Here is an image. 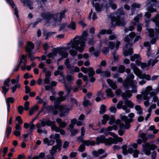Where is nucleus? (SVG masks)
I'll return each instance as SVG.
<instances>
[{"instance_id": "1", "label": "nucleus", "mask_w": 159, "mask_h": 159, "mask_svg": "<svg viewBox=\"0 0 159 159\" xmlns=\"http://www.w3.org/2000/svg\"><path fill=\"white\" fill-rule=\"evenodd\" d=\"M88 34L86 31H84L81 36L75 37L67 44V47H60L53 48L52 52L48 54L47 57L49 58H54L56 57L60 58L58 59V61L66 58L68 54L66 52L68 49H75L82 52L84 50L85 46V42L88 40V43L92 44L93 43V40L89 39L88 37Z\"/></svg>"}, {"instance_id": "2", "label": "nucleus", "mask_w": 159, "mask_h": 159, "mask_svg": "<svg viewBox=\"0 0 159 159\" xmlns=\"http://www.w3.org/2000/svg\"><path fill=\"white\" fill-rule=\"evenodd\" d=\"M121 119L123 121L125 122V125L123 123H122L121 120L119 119L117 120L115 123L116 124H118L119 125L120 128H124V129H128L130 127V125L129 123L132 122L133 120L132 119H129L128 117L126 116H121Z\"/></svg>"}, {"instance_id": "3", "label": "nucleus", "mask_w": 159, "mask_h": 159, "mask_svg": "<svg viewBox=\"0 0 159 159\" xmlns=\"http://www.w3.org/2000/svg\"><path fill=\"white\" fill-rule=\"evenodd\" d=\"M152 88L151 86H148L146 88V90L142 93L143 99L145 100H149L152 96H154L155 93L152 91Z\"/></svg>"}, {"instance_id": "4", "label": "nucleus", "mask_w": 159, "mask_h": 159, "mask_svg": "<svg viewBox=\"0 0 159 159\" xmlns=\"http://www.w3.org/2000/svg\"><path fill=\"white\" fill-rule=\"evenodd\" d=\"M131 66L135 74L140 78L141 79H145L148 80H149L151 79V77L149 75H146L145 74H142L141 71L135 65L131 64Z\"/></svg>"}, {"instance_id": "5", "label": "nucleus", "mask_w": 159, "mask_h": 159, "mask_svg": "<svg viewBox=\"0 0 159 159\" xmlns=\"http://www.w3.org/2000/svg\"><path fill=\"white\" fill-rule=\"evenodd\" d=\"M143 151L144 153L147 155H149L150 154L151 151L150 150H154L157 149V146L154 144H150L149 143H146L145 144L143 145Z\"/></svg>"}, {"instance_id": "6", "label": "nucleus", "mask_w": 159, "mask_h": 159, "mask_svg": "<svg viewBox=\"0 0 159 159\" xmlns=\"http://www.w3.org/2000/svg\"><path fill=\"white\" fill-rule=\"evenodd\" d=\"M96 140V143L98 145L102 143H104L106 145H110L112 143V138H109L106 139L103 135L97 137Z\"/></svg>"}, {"instance_id": "7", "label": "nucleus", "mask_w": 159, "mask_h": 159, "mask_svg": "<svg viewBox=\"0 0 159 159\" xmlns=\"http://www.w3.org/2000/svg\"><path fill=\"white\" fill-rule=\"evenodd\" d=\"M72 107L69 105H60L57 107V109L60 111L59 116L62 117L64 116V113H68L71 108Z\"/></svg>"}, {"instance_id": "8", "label": "nucleus", "mask_w": 159, "mask_h": 159, "mask_svg": "<svg viewBox=\"0 0 159 159\" xmlns=\"http://www.w3.org/2000/svg\"><path fill=\"white\" fill-rule=\"evenodd\" d=\"M55 135H51L49 136L50 139L47 138H45L43 140V142L44 143L46 144L48 146H52L54 144L55 142Z\"/></svg>"}, {"instance_id": "9", "label": "nucleus", "mask_w": 159, "mask_h": 159, "mask_svg": "<svg viewBox=\"0 0 159 159\" xmlns=\"http://www.w3.org/2000/svg\"><path fill=\"white\" fill-rule=\"evenodd\" d=\"M120 44V42L119 41H117L115 45L113 42H109L108 43V48L111 50L116 51L118 49Z\"/></svg>"}, {"instance_id": "10", "label": "nucleus", "mask_w": 159, "mask_h": 159, "mask_svg": "<svg viewBox=\"0 0 159 159\" xmlns=\"http://www.w3.org/2000/svg\"><path fill=\"white\" fill-rule=\"evenodd\" d=\"M124 102L122 101H119L116 106V107L118 109H122L125 111L126 113H128L130 112V110L128 108L126 105H125L123 106Z\"/></svg>"}, {"instance_id": "11", "label": "nucleus", "mask_w": 159, "mask_h": 159, "mask_svg": "<svg viewBox=\"0 0 159 159\" xmlns=\"http://www.w3.org/2000/svg\"><path fill=\"white\" fill-rule=\"evenodd\" d=\"M141 59L140 56L138 54H135L130 57L131 60L132 61H135L136 65L138 66H140Z\"/></svg>"}, {"instance_id": "12", "label": "nucleus", "mask_w": 159, "mask_h": 159, "mask_svg": "<svg viewBox=\"0 0 159 159\" xmlns=\"http://www.w3.org/2000/svg\"><path fill=\"white\" fill-rule=\"evenodd\" d=\"M152 21L155 23L156 25V33L159 34V15H157L154 18L152 19Z\"/></svg>"}, {"instance_id": "13", "label": "nucleus", "mask_w": 159, "mask_h": 159, "mask_svg": "<svg viewBox=\"0 0 159 159\" xmlns=\"http://www.w3.org/2000/svg\"><path fill=\"white\" fill-rule=\"evenodd\" d=\"M78 141L79 142H82L87 146L93 145L95 144V142L94 141H83L82 138H79L78 139Z\"/></svg>"}, {"instance_id": "14", "label": "nucleus", "mask_w": 159, "mask_h": 159, "mask_svg": "<svg viewBox=\"0 0 159 159\" xmlns=\"http://www.w3.org/2000/svg\"><path fill=\"white\" fill-rule=\"evenodd\" d=\"M7 103V105L8 106V109L7 110V112L4 115L6 116H7L9 111V108H10V103H12L14 102V99L11 97H10L7 98L6 100Z\"/></svg>"}, {"instance_id": "15", "label": "nucleus", "mask_w": 159, "mask_h": 159, "mask_svg": "<svg viewBox=\"0 0 159 159\" xmlns=\"http://www.w3.org/2000/svg\"><path fill=\"white\" fill-rule=\"evenodd\" d=\"M159 57V52L156 54V56L155 57V59L153 60L151 59L149 60L148 62L149 66H153L158 61V60L157 59Z\"/></svg>"}, {"instance_id": "16", "label": "nucleus", "mask_w": 159, "mask_h": 159, "mask_svg": "<svg viewBox=\"0 0 159 159\" xmlns=\"http://www.w3.org/2000/svg\"><path fill=\"white\" fill-rule=\"evenodd\" d=\"M58 15L56 14L54 15H52L51 14H48L45 15V16H43L47 20H49L53 19L55 20H56L57 19V16Z\"/></svg>"}, {"instance_id": "17", "label": "nucleus", "mask_w": 159, "mask_h": 159, "mask_svg": "<svg viewBox=\"0 0 159 159\" xmlns=\"http://www.w3.org/2000/svg\"><path fill=\"white\" fill-rule=\"evenodd\" d=\"M34 45L33 43L31 42H28L27 45L26 47V51L29 53L34 48Z\"/></svg>"}, {"instance_id": "18", "label": "nucleus", "mask_w": 159, "mask_h": 159, "mask_svg": "<svg viewBox=\"0 0 159 159\" xmlns=\"http://www.w3.org/2000/svg\"><path fill=\"white\" fill-rule=\"evenodd\" d=\"M135 36V33L134 32H131L129 34V36L125 38L124 39L125 41L126 42H129L132 40Z\"/></svg>"}, {"instance_id": "19", "label": "nucleus", "mask_w": 159, "mask_h": 159, "mask_svg": "<svg viewBox=\"0 0 159 159\" xmlns=\"http://www.w3.org/2000/svg\"><path fill=\"white\" fill-rule=\"evenodd\" d=\"M56 121L59 124L60 128H64L66 125V124L65 122L62 121L61 119L58 118L56 120Z\"/></svg>"}, {"instance_id": "20", "label": "nucleus", "mask_w": 159, "mask_h": 159, "mask_svg": "<svg viewBox=\"0 0 159 159\" xmlns=\"http://www.w3.org/2000/svg\"><path fill=\"white\" fill-rule=\"evenodd\" d=\"M60 136L59 134H56L55 135V140H56L57 143V144L55 146L59 148L61 145V140L59 139Z\"/></svg>"}, {"instance_id": "21", "label": "nucleus", "mask_w": 159, "mask_h": 159, "mask_svg": "<svg viewBox=\"0 0 159 159\" xmlns=\"http://www.w3.org/2000/svg\"><path fill=\"white\" fill-rule=\"evenodd\" d=\"M107 82L110 86L113 89H116L117 88V85L113 82L111 79H108L107 80Z\"/></svg>"}, {"instance_id": "22", "label": "nucleus", "mask_w": 159, "mask_h": 159, "mask_svg": "<svg viewBox=\"0 0 159 159\" xmlns=\"http://www.w3.org/2000/svg\"><path fill=\"white\" fill-rule=\"evenodd\" d=\"M53 130L55 131L56 132H60V134L62 135H63L65 133V131L62 129H61L60 128L57 126H54L53 127Z\"/></svg>"}, {"instance_id": "23", "label": "nucleus", "mask_w": 159, "mask_h": 159, "mask_svg": "<svg viewBox=\"0 0 159 159\" xmlns=\"http://www.w3.org/2000/svg\"><path fill=\"white\" fill-rule=\"evenodd\" d=\"M39 107L37 105H35L32 107L29 111V115H32L34 111H37L39 109Z\"/></svg>"}, {"instance_id": "24", "label": "nucleus", "mask_w": 159, "mask_h": 159, "mask_svg": "<svg viewBox=\"0 0 159 159\" xmlns=\"http://www.w3.org/2000/svg\"><path fill=\"white\" fill-rule=\"evenodd\" d=\"M27 61L26 57L24 55L21 56V58L19 64V66H20L21 64L23 63L24 65L25 64Z\"/></svg>"}, {"instance_id": "25", "label": "nucleus", "mask_w": 159, "mask_h": 159, "mask_svg": "<svg viewBox=\"0 0 159 159\" xmlns=\"http://www.w3.org/2000/svg\"><path fill=\"white\" fill-rule=\"evenodd\" d=\"M58 94L59 95V97L57 98V102H61L65 100V98L61 96L64 94V92L63 91H60L59 92Z\"/></svg>"}, {"instance_id": "26", "label": "nucleus", "mask_w": 159, "mask_h": 159, "mask_svg": "<svg viewBox=\"0 0 159 159\" xmlns=\"http://www.w3.org/2000/svg\"><path fill=\"white\" fill-rule=\"evenodd\" d=\"M122 141L123 139L122 138L118 137L117 136L115 139H113L112 138V143H111V144L112 143H117L118 142H122Z\"/></svg>"}, {"instance_id": "27", "label": "nucleus", "mask_w": 159, "mask_h": 159, "mask_svg": "<svg viewBox=\"0 0 159 159\" xmlns=\"http://www.w3.org/2000/svg\"><path fill=\"white\" fill-rule=\"evenodd\" d=\"M106 93H107V96L108 97H113L114 94L112 91V89L109 88L107 89L106 91Z\"/></svg>"}, {"instance_id": "28", "label": "nucleus", "mask_w": 159, "mask_h": 159, "mask_svg": "<svg viewBox=\"0 0 159 159\" xmlns=\"http://www.w3.org/2000/svg\"><path fill=\"white\" fill-rule=\"evenodd\" d=\"M57 149H59V148L55 146H52L51 149L49 150L51 155L53 156L57 152Z\"/></svg>"}, {"instance_id": "29", "label": "nucleus", "mask_w": 159, "mask_h": 159, "mask_svg": "<svg viewBox=\"0 0 159 159\" xmlns=\"http://www.w3.org/2000/svg\"><path fill=\"white\" fill-rule=\"evenodd\" d=\"M110 117L107 115H104L103 116V119L102 120V123L103 124H105L107 120L109 119Z\"/></svg>"}, {"instance_id": "30", "label": "nucleus", "mask_w": 159, "mask_h": 159, "mask_svg": "<svg viewBox=\"0 0 159 159\" xmlns=\"http://www.w3.org/2000/svg\"><path fill=\"white\" fill-rule=\"evenodd\" d=\"M23 2L24 3V5L28 6V7L30 9H33V8L31 6V5L32 4V2L28 0H24Z\"/></svg>"}, {"instance_id": "31", "label": "nucleus", "mask_w": 159, "mask_h": 159, "mask_svg": "<svg viewBox=\"0 0 159 159\" xmlns=\"http://www.w3.org/2000/svg\"><path fill=\"white\" fill-rule=\"evenodd\" d=\"M46 125L51 126V129L52 130H53V127L54 126H57L56 125L55 122L54 121H51L49 120L47 121L46 122Z\"/></svg>"}, {"instance_id": "32", "label": "nucleus", "mask_w": 159, "mask_h": 159, "mask_svg": "<svg viewBox=\"0 0 159 159\" xmlns=\"http://www.w3.org/2000/svg\"><path fill=\"white\" fill-rule=\"evenodd\" d=\"M135 108L138 114L140 115L142 113L143 110L140 106L136 105L135 107Z\"/></svg>"}, {"instance_id": "33", "label": "nucleus", "mask_w": 159, "mask_h": 159, "mask_svg": "<svg viewBox=\"0 0 159 159\" xmlns=\"http://www.w3.org/2000/svg\"><path fill=\"white\" fill-rule=\"evenodd\" d=\"M89 72V76L90 77L92 76H93L95 74V71L93 70V68L92 67H89L88 69Z\"/></svg>"}, {"instance_id": "34", "label": "nucleus", "mask_w": 159, "mask_h": 159, "mask_svg": "<svg viewBox=\"0 0 159 159\" xmlns=\"http://www.w3.org/2000/svg\"><path fill=\"white\" fill-rule=\"evenodd\" d=\"M45 154L44 152L40 153L39 155H36L33 157L31 159H39L40 158H42L44 157Z\"/></svg>"}, {"instance_id": "35", "label": "nucleus", "mask_w": 159, "mask_h": 159, "mask_svg": "<svg viewBox=\"0 0 159 159\" xmlns=\"http://www.w3.org/2000/svg\"><path fill=\"white\" fill-rule=\"evenodd\" d=\"M83 105L84 107H86L88 106H91V103L88 100L86 99V98H84L83 103Z\"/></svg>"}, {"instance_id": "36", "label": "nucleus", "mask_w": 159, "mask_h": 159, "mask_svg": "<svg viewBox=\"0 0 159 159\" xmlns=\"http://www.w3.org/2000/svg\"><path fill=\"white\" fill-rule=\"evenodd\" d=\"M133 53V50L132 48L129 49L128 52L127 51H124L123 54L125 57H126L128 55H131Z\"/></svg>"}, {"instance_id": "37", "label": "nucleus", "mask_w": 159, "mask_h": 159, "mask_svg": "<svg viewBox=\"0 0 159 159\" xmlns=\"http://www.w3.org/2000/svg\"><path fill=\"white\" fill-rule=\"evenodd\" d=\"M66 80L68 82H72L74 81V77L72 75H68L66 76Z\"/></svg>"}, {"instance_id": "38", "label": "nucleus", "mask_w": 159, "mask_h": 159, "mask_svg": "<svg viewBox=\"0 0 159 159\" xmlns=\"http://www.w3.org/2000/svg\"><path fill=\"white\" fill-rule=\"evenodd\" d=\"M125 103L130 108H133L134 106V103L129 100L126 101Z\"/></svg>"}, {"instance_id": "39", "label": "nucleus", "mask_w": 159, "mask_h": 159, "mask_svg": "<svg viewBox=\"0 0 159 159\" xmlns=\"http://www.w3.org/2000/svg\"><path fill=\"white\" fill-rule=\"evenodd\" d=\"M20 85L19 84H16L11 88L12 92L14 93L16 91V89L20 88Z\"/></svg>"}, {"instance_id": "40", "label": "nucleus", "mask_w": 159, "mask_h": 159, "mask_svg": "<svg viewBox=\"0 0 159 159\" xmlns=\"http://www.w3.org/2000/svg\"><path fill=\"white\" fill-rule=\"evenodd\" d=\"M116 24L118 25H122L125 24V22L122 19H117L116 21Z\"/></svg>"}, {"instance_id": "41", "label": "nucleus", "mask_w": 159, "mask_h": 159, "mask_svg": "<svg viewBox=\"0 0 159 159\" xmlns=\"http://www.w3.org/2000/svg\"><path fill=\"white\" fill-rule=\"evenodd\" d=\"M106 106L104 105H102L100 108V113L102 114H103L106 112Z\"/></svg>"}, {"instance_id": "42", "label": "nucleus", "mask_w": 159, "mask_h": 159, "mask_svg": "<svg viewBox=\"0 0 159 159\" xmlns=\"http://www.w3.org/2000/svg\"><path fill=\"white\" fill-rule=\"evenodd\" d=\"M140 66H141V67L142 69H144L148 67L149 66L148 62V63L141 62L140 63Z\"/></svg>"}, {"instance_id": "43", "label": "nucleus", "mask_w": 159, "mask_h": 159, "mask_svg": "<svg viewBox=\"0 0 159 159\" xmlns=\"http://www.w3.org/2000/svg\"><path fill=\"white\" fill-rule=\"evenodd\" d=\"M35 125L32 123L29 124V130L30 132H32L33 129H35Z\"/></svg>"}, {"instance_id": "44", "label": "nucleus", "mask_w": 159, "mask_h": 159, "mask_svg": "<svg viewBox=\"0 0 159 159\" xmlns=\"http://www.w3.org/2000/svg\"><path fill=\"white\" fill-rule=\"evenodd\" d=\"M147 55L148 57L149 58H151L152 57H153V56L154 55V54L150 50H148L147 53Z\"/></svg>"}, {"instance_id": "45", "label": "nucleus", "mask_w": 159, "mask_h": 159, "mask_svg": "<svg viewBox=\"0 0 159 159\" xmlns=\"http://www.w3.org/2000/svg\"><path fill=\"white\" fill-rule=\"evenodd\" d=\"M156 107V105L155 104H153L151 105L149 107L148 111V112H151L152 109H155Z\"/></svg>"}, {"instance_id": "46", "label": "nucleus", "mask_w": 159, "mask_h": 159, "mask_svg": "<svg viewBox=\"0 0 159 159\" xmlns=\"http://www.w3.org/2000/svg\"><path fill=\"white\" fill-rule=\"evenodd\" d=\"M11 80L10 78H8L4 80V85L7 86L8 87H9V83L10 82Z\"/></svg>"}, {"instance_id": "47", "label": "nucleus", "mask_w": 159, "mask_h": 159, "mask_svg": "<svg viewBox=\"0 0 159 159\" xmlns=\"http://www.w3.org/2000/svg\"><path fill=\"white\" fill-rule=\"evenodd\" d=\"M110 121L109 122V123L110 125H112L114 123L115 119L114 116H111L109 118Z\"/></svg>"}, {"instance_id": "48", "label": "nucleus", "mask_w": 159, "mask_h": 159, "mask_svg": "<svg viewBox=\"0 0 159 159\" xmlns=\"http://www.w3.org/2000/svg\"><path fill=\"white\" fill-rule=\"evenodd\" d=\"M24 108L22 106H19L18 107V111L20 114H21L23 112Z\"/></svg>"}, {"instance_id": "49", "label": "nucleus", "mask_w": 159, "mask_h": 159, "mask_svg": "<svg viewBox=\"0 0 159 159\" xmlns=\"http://www.w3.org/2000/svg\"><path fill=\"white\" fill-rule=\"evenodd\" d=\"M29 102L28 101H26L24 103V109L25 111H27L29 109Z\"/></svg>"}, {"instance_id": "50", "label": "nucleus", "mask_w": 159, "mask_h": 159, "mask_svg": "<svg viewBox=\"0 0 159 159\" xmlns=\"http://www.w3.org/2000/svg\"><path fill=\"white\" fill-rule=\"evenodd\" d=\"M157 0H148V3L149 5L154 6L156 4Z\"/></svg>"}, {"instance_id": "51", "label": "nucleus", "mask_w": 159, "mask_h": 159, "mask_svg": "<svg viewBox=\"0 0 159 159\" xmlns=\"http://www.w3.org/2000/svg\"><path fill=\"white\" fill-rule=\"evenodd\" d=\"M127 147L126 145H124L122 147V152L123 154H126L127 153Z\"/></svg>"}, {"instance_id": "52", "label": "nucleus", "mask_w": 159, "mask_h": 159, "mask_svg": "<svg viewBox=\"0 0 159 159\" xmlns=\"http://www.w3.org/2000/svg\"><path fill=\"white\" fill-rule=\"evenodd\" d=\"M68 27L72 30H75V25L74 22H72L68 26Z\"/></svg>"}, {"instance_id": "53", "label": "nucleus", "mask_w": 159, "mask_h": 159, "mask_svg": "<svg viewBox=\"0 0 159 159\" xmlns=\"http://www.w3.org/2000/svg\"><path fill=\"white\" fill-rule=\"evenodd\" d=\"M101 75L103 76H104L107 77H110L111 75L110 72L108 71H106L102 72Z\"/></svg>"}, {"instance_id": "54", "label": "nucleus", "mask_w": 159, "mask_h": 159, "mask_svg": "<svg viewBox=\"0 0 159 159\" xmlns=\"http://www.w3.org/2000/svg\"><path fill=\"white\" fill-rule=\"evenodd\" d=\"M98 96L101 97V98L104 99L105 98L104 93L102 90H100L98 93Z\"/></svg>"}, {"instance_id": "55", "label": "nucleus", "mask_w": 159, "mask_h": 159, "mask_svg": "<svg viewBox=\"0 0 159 159\" xmlns=\"http://www.w3.org/2000/svg\"><path fill=\"white\" fill-rule=\"evenodd\" d=\"M11 128L10 127H8L7 128L6 131V133L7 136L8 137L10 134L11 133Z\"/></svg>"}, {"instance_id": "56", "label": "nucleus", "mask_w": 159, "mask_h": 159, "mask_svg": "<svg viewBox=\"0 0 159 159\" xmlns=\"http://www.w3.org/2000/svg\"><path fill=\"white\" fill-rule=\"evenodd\" d=\"M148 32L149 34V36L151 37H152L154 35V31L152 29H149L148 30Z\"/></svg>"}, {"instance_id": "57", "label": "nucleus", "mask_w": 159, "mask_h": 159, "mask_svg": "<svg viewBox=\"0 0 159 159\" xmlns=\"http://www.w3.org/2000/svg\"><path fill=\"white\" fill-rule=\"evenodd\" d=\"M77 154V152H72L70 154V157L71 158L75 157H76Z\"/></svg>"}, {"instance_id": "58", "label": "nucleus", "mask_w": 159, "mask_h": 159, "mask_svg": "<svg viewBox=\"0 0 159 159\" xmlns=\"http://www.w3.org/2000/svg\"><path fill=\"white\" fill-rule=\"evenodd\" d=\"M36 99L38 100L37 102L39 104H41L43 102V99H41L39 96H37Z\"/></svg>"}, {"instance_id": "59", "label": "nucleus", "mask_w": 159, "mask_h": 159, "mask_svg": "<svg viewBox=\"0 0 159 159\" xmlns=\"http://www.w3.org/2000/svg\"><path fill=\"white\" fill-rule=\"evenodd\" d=\"M65 64L67 68H70V65L69 64V61L68 59H67L66 60Z\"/></svg>"}, {"instance_id": "60", "label": "nucleus", "mask_w": 159, "mask_h": 159, "mask_svg": "<svg viewBox=\"0 0 159 159\" xmlns=\"http://www.w3.org/2000/svg\"><path fill=\"white\" fill-rule=\"evenodd\" d=\"M69 52L70 54L72 56H76L77 54V52L76 51L70 50Z\"/></svg>"}, {"instance_id": "61", "label": "nucleus", "mask_w": 159, "mask_h": 159, "mask_svg": "<svg viewBox=\"0 0 159 159\" xmlns=\"http://www.w3.org/2000/svg\"><path fill=\"white\" fill-rule=\"evenodd\" d=\"M125 70V68L124 66H120L119 68V71L120 73L123 72Z\"/></svg>"}, {"instance_id": "62", "label": "nucleus", "mask_w": 159, "mask_h": 159, "mask_svg": "<svg viewBox=\"0 0 159 159\" xmlns=\"http://www.w3.org/2000/svg\"><path fill=\"white\" fill-rule=\"evenodd\" d=\"M139 153V152L138 150H134V152L133 157H138Z\"/></svg>"}, {"instance_id": "63", "label": "nucleus", "mask_w": 159, "mask_h": 159, "mask_svg": "<svg viewBox=\"0 0 159 159\" xmlns=\"http://www.w3.org/2000/svg\"><path fill=\"white\" fill-rule=\"evenodd\" d=\"M85 150V146L82 144L81 145L79 148V151L80 152H83Z\"/></svg>"}, {"instance_id": "64", "label": "nucleus", "mask_w": 159, "mask_h": 159, "mask_svg": "<svg viewBox=\"0 0 159 159\" xmlns=\"http://www.w3.org/2000/svg\"><path fill=\"white\" fill-rule=\"evenodd\" d=\"M110 111L111 112L116 113V109L115 107L112 106L110 108Z\"/></svg>"}]
</instances>
